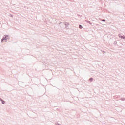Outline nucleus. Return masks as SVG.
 Segmentation results:
<instances>
[{"instance_id":"f257e3e1","label":"nucleus","mask_w":125,"mask_h":125,"mask_svg":"<svg viewBox=\"0 0 125 125\" xmlns=\"http://www.w3.org/2000/svg\"><path fill=\"white\" fill-rule=\"evenodd\" d=\"M10 38L7 35H4V37L2 38L1 39V42H3L4 41H5L6 42L7 40H9Z\"/></svg>"},{"instance_id":"9d476101","label":"nucleus","mask_w":125,"mask_h":125,"mask_svg":"<svg viewBox=\"0 0 125 125\" xmlns=\"http://www.w3.org/2000/svg\"><path fill=\"white\" fill-rule=\"evenodd\" d=\"M102 22H106V20H105V19H103V20H102Z\"/></svg>"},{"instance_id":"39448f33","label":"nucleus","mask_w":125,"mask_h":125,"mask_svg":"<svg viewBox=\"0 0 125 125\" xmlns=\"http://www.w3.org/2000/svg\"><path fill=\"white\" fill-rule=\"evenodd\" d=\"M113 44L114 45H115V46H118V44L117 43V41L114 42Z\"/></svg>"},{"instance_id":"6e6552de","label":"nucleus","mask_w":125,"mask_h":125,"mask_svg":"<svg viewBox=\"0 0 125 125\" xmlns=\"http://www.w3.org/2000/svg\"><path fill=\"white\" fill-rule=\"evenodd\" d=\"M79 29H83V26L79 25Z\"/></svg>"},{"instance_id":"7ed1b4c3","label":"nucleus","mask_w":125,"mask_h":125,"mask_svg":"<svg viewBox=\"0 0 125 125\" xmlns=\"http://www.w3.org/2000/svg\"><path fill=\"white\" fill-rule=\"evenodd\" d=\"M0 101H1L2 104H5V102L4 100H3L2 99L0 98Z\"/></svg>"},{"instance_id":"f8f14e48","label":"nucleus","mask_w":125,"mask_h":125,"mask_svg":"<svg viewBox=\"0 0 125 125\" xmlns=\"http://www.w3.org/2000/svg\"><path fill=\"white\" fill-rule=\"evenodd\" d=\"M103 54H105V53H106V52H105V51H104L103 52Z\"/></svg>"},{"instance_id":"2eb2a0df","label":"nucleus","mask_w":125,"mask_h":125,"mask_svg":"<svg viewBox=\"0 0 125 125\" xmlns=\"http://www.w3.org/2000/svg\"><path fill=\"white\" fill-rule=\"evenodd\" d=\"M60 24H61V22H60Z\"/></svg>"},{"instance_id":"423d86ee","label":"nucleus","mask_w":125,"mask_h":125,"mask_svg":"<svg viewBox=\"0 0 125 125\" xmlns=\"http://www.w3.org/2000/svg\"><path fill=\"white\" fill-rule=\"evenodd\" d=\"M118 36H119L120 38H121V39H124V37L125 36L122 35H121V34H119V35H118Z\"/></svg>"},{"instance_id":"f03ea898","label":"nucleus","mask_w":125,"mask_h":125,"mask_svg":"<svg viewBox=\"0 0 125 125\" xmlns=\"http://www.w3.org/2000/svg\"><path fill=\"white\" fill-rule=\"evenodd\" d=\"M63 24L65 26V29H69V28H68V27H69V26L70 25V23H69V22H63Z\"/></svg>"},{"instance_id":"0eeeda50","label":"nucleus","mask_w":125,"mask_h":125,"mask_svg":"<svg viewBox=\"0 0 125 125\" xmlns=\"http://www.w3.org/2000/svg\"><path fill=\"white\" fill-rule=\"evenodd\" d=\"M89 81L91 82L93 81V78L92 77H91L89 78Z\"/></svg>"},{"instance_id":"ddd939ff","label":"nucleus","mask_w":125,"mask_h":125,"mask_svg":"<svg viewBox=\"0 0 125 125\" xmlns=\"http://www.w3.org/2000/svg\"><path fill=\"white\" fill-rule=\"evenodd\" d=\"M125 36H124L123 40H125Z\"/></svg>"},{"instance_id":"4468645a","label":"nucleus","mask_w":125,"mask_h":125,"mask_svg":"<svg viewBox=\"0 0 125 125\" xmlns=\"http://www.w3.org/2000/svg\"><path fill=\"white\" fill-rule=\"evenodd\" d=\"M78 15V16H81L80 15Z\"/></svg>"},{"instance_id":"20e7f679","label":"nucleus","mask_w":125,"mask_h":125,"mask_svg":"<svg viewBox=\"0 0 125 125\" xmlns=\"http://www.w3.org/2000/svg\"><path fill=\"white\" fill-rule=\"evenodd\" d=\"M85 22H86V23H88V24H89L90 25H92V23H91V22H90V21L87 20H86L85 21Z\"/></svg>"},{"instance_id":"1a4fd4ad","label":"nucleus","mask_w":125,"mask_h":125,"mask_svg":"<svg viewBox=\"0 0 125 125\" xmlns=\"http://www.w3.org/2000/svg\"><path fill=\"white\" fill-rule=\"evenodd\" d=\"M121 100H122V101H125V98H121Z\"/></svg>"},{"instance_id":"9b49d317","label":"nucleus","mask_w":125,"mask_h":125,"mask_svg":"<svg viewBox=\"0 0 125 125\" xmlns=\"http://www.w3.org/2000/svg\"><path fill=\"white\" fill-rule=\"evenodd\" d=\"M10 17H13V15L10 14Z\"/></svg>"}]
</instances>
